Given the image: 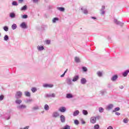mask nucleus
<instances>
[{
  "label": "nucleus",
  "mask_w": 129,
  "mask_h": 129,
  "mask_svg": "<svg viewBox=\"0 0 129 129\" xmlns=\"http://www.w3.org/2000/svg\"><path fill=\"white\" fill-rule=\"evenodd\" d=\"M23 95V93L21 91H17L16 92V93L15 94V98L16 99H20V98H21L22 96Z\"/></svg>",
  "instance_id": "nucleus-1"
},
{
  "label": "nucleus",
  "mask_w": 129,
  "mask_h": 129,
  "mask_svg": "<svg viewBox=\"0 0 129 129\" xmlns=\"http://www.w3.org/2000/svg\"><path fill=\"white\" fill-rule=\"evenodd\" d=\"M45 97H46V98H50V97L55 98L56 97V94L55 93L46 94L45 95Z\"/></svg>",
  "instance_id": "nucleus-2"
},
{
  "label": "nucleus",
  "mask_w": 129,
  "mask_h": 129,
  "mask_svg": "<svg viewBox=\"0 0 129 129\" xmlns=\"http://www.w3.org/2000/svg\"><path fill=\"white\" fill-rule=\"evenodd\" d=\"M105 6H102L101 9L100 10V15L103 16L105 14Z\"/></svg>",
  "instance_id": "nucleus-3"
},
{
  "label": "nucleus",
  "mask_w": 129,
  "mask_h": 129,
  "mask_svg": "<svg viewBox=\"0 0 129 129\" xmlns=\"http://www.w3.org/2000/svg\"><path fill=\"white\" fill-rule=\"evenodd\" d=\"M18 109H19L20 110H22V109H25L27 108V106L26 105L21 104L17 106Z\"/></svg>",
  "instance_id": "nucleus-4"
},
{
  "label": "nucleus",
  "mask_w": 129,
  "mask_h": 129,
  "mask_svg": "<svg viewBox=\"0 0 129 129\" xmlns=\"http://www.w3.org/2000/svg\"><path fill=\"white\" fill-rule=\"evenodd\" d=\"M114 23H115L116 25H118L119 26H120L121 27H122V26H123V23H122L120 21H118L117 19H114Z\"/></svg>",
  "instance_id": "nucleus-5"
},
{
  "label": "nucleus",
  "mask_w": 129,
  "mask_h": 129,
  "mask_svg": "<svg viewBox=\"0 0 129 129\" xmlns=\"http://www.w3.org/2000/svg\"><path fill=\"white\" fill-rule=\"evenodd\" d=\"M20 28H22V29H28V26L26 24V22H22L20 25Z\"/></svg>",
  "instance_id": "nucleus-6"
},
{
  "label": "nucleus",
  "mask_w": 129,
  "mask_h": 129,
  "mask_svg": "<svg viewBox=\"0 0 129 129\" xmlns=\"http://www.w3.org/2000/svg\"><path fill=\"white\" fill-rule=\"evenodd\" d=\"M59 115H60V114H59V112L57 111L53 112L52 114V117H54V118L58 117V116H59Z\"/></svg>",
  "instance_id": "nucleus-7"
},
{
  "label": "nucleus",
  "mask_w": 129,
  "mask_h": 129,
  "mask_svg": "<svg viewBox=\"0 0 129 129\" xmlns=\"http://www.w3.org/2000/svg\"><path fill=\"white\" fill-rule=\"evenodd\" d=\"M113 108V105L112 104H109L106 107V110H110Z\"/></svg>",
  "instance_id": "nucleus-8"
},
{
  "label": "nucleus",
  "mask_w": 129,
  "mask_h": 129,
  "mask_svg": "<svg viewBox=\"0 0 129 129\" xmlns=\"http://www.w3.org/2000/svg\"><path fill=\"white\" fill-rule=\"evenodd\" d=\"M54 86L52 84H45L44 85H43V87H44L45 88H52V87H53Z\"/></svg>",
  "instance_id": "nucleus-9"
},
{
  "label": "nucleus",
  "mask_w": 129,
  "mask_h": 129,
  "mask_svg": "<svg viewBox=\"0 0 129 129\" xmlns=\"http://www.w3.org/2000/svg\"><path fill=\"white\" fill-rule=\"evenodd\" d=\"M79 79V75H75L73 78L72 81L73 82H76Z\"/></svg>",
  "instance_id": "nucleus-10"
},
{
  "label": "nucleus",
  "mask_w": 129,
  "mask_h": 129,
  "mask_svg": "<svg viewBox=\"0 0 129 129\" xmlns=\"http://www.w3.org/2000/svg\"><path fill=\"white\" fill-rule=\"evenodd\" d=\"M90 122L91 123H95L96 122V118H95V116L91 117Z\"/></svg>",
  "instance_id": "nucleus-11"
},
{
  "label": "nucleus",
  "mask_w": 129,
  "mask_h": 129,
  "mask_svg": "<svg viewBox=\"0 0 129 129\" xmlns=\"http://www.w3.org/2000/svg\"><path fill=\"white\" fill-rule=\"evenodd\" d=\"M60 121L61 122H65L66 121V118H65V116H64L63 115H61L60 116Z\"/></svg>",
  "instance_id": "nucleus-12"
},
{
  "label": "nucleus",
  "mask_w": 129,
  "mask_h": 129,
  "mask_svg": "<svg viewBox=\"0 0 129 129\" xmlns=\"http://www.w3.org/2000/svg\"><path fill=\"white\" fill-rule=\"evenodd\" d=\"M107 93V92H106V90H102L100 91V94H101L102 96H103V95H105Z\"/></svg>",
  "instance_id": "nucleus-13"
},
{
  "label": "nucleus",
  "mask_w": 129,
  "mask_h": 129,
  "mask_svg": "<svg viewBox=\"0 0 129 129\" xmlns=\"http://www.w3.org/2000/svg\"><path fill=\"white\" fill-rule=\"evenodd\" d=\"M129 73V70H127L126 71H125L123 73H122V76H123V77H126V76H127V74H128Z\"/></svg>",
  "instance_id": "nucleus-14"
},
{
  "label": "nucleus",
  "mask_w": 129,
  "mask_h": 129,
  "mask_svg": "<svg viewBox=\"0 0 129 129\" xmlns=\"http://www.w3.org/2000/svg\"><path fill=\"white\" fill-rule=\"evenodd\" d=\"M87 82V81L86 80V79L84 78H82L81 79V84H86V83Z\"/></svg>",
  "instance_id": "nucleus-15"
},
{
  "label": "nucleus",
  "mask_w": 129,
  "mask_h": 129,
  "mask_svg": "<svg viewBox=\"0 0 129 129\" xmlns=\"http://www.w3.org/2000/svg\"><path fill=\"white\" fill-rule=\"evenodd\" d=\"M81 10L82 11V13L85 14V15H87L88 14V11L86 9H84L82 7L81 8Z\"/></svg>",
  "instance_id": "nucleus-16"
},
{
  "label": "nucleus",
  "mask_w": 129,
  "mask_h": 129,
  "mask_svg": "<svg viewBox=\"0 0 129 129\" xmlns=\"http://www.w3.org/2000/svg\"><path fill=\"white\" fill-rule=\"evenodd\" d=\"M60 112H65L66 111V108L65 107H61L58 109Z\"/></svg>",
  "instance_id": "nucleus-17"
},
{
  "label": "nucleus",
  "mask_w": 129,
  "mask_h": 129,
  "mask_svg": "<svg viewBox=\"0 0 129 129\" xmlns=\"http://www.w3.org/2000/svg\"><path fill=\"white\" fill-rule=\"evenodd\" d=\"M66 82L68 85H71V84H72V80H71V79L69 78L67 79Z\"/></svg>",
  "instance_id": "nucleus-18"
},
{
  "label": "nucleus",
  "mask_w": 129,
  "mask_h": 129,
  "mask_svg": "<svg viewBox=\"0 0 129 129\" xmlns=\"http://www.w3.org/2000/svg\"><path fill=\"white\" fill-rule=\"evenodd\" d=\"M117 78H118V76H117V75H115L112 77V78H111V80L112 81H115V80H116Z\"/></svg>",
  "instance_id": "nucleus-19"
},
{
  "label": "nucleus",
  "mask_w": 129,
  "mask_h": 129,
  "mask_svg": "<svg viewBox=\"0 0 129 129\" xmlns=\"http://www.w3.org/2000/svg\"><path fill=\"white\" fill-rule=\"evenodd\" d=\"M9 17H10L11 19H15V18H16V14H15V13H14V12L11 13L10 14Z\"/></svg>",
  "instance_id": "nucleus-20"
},
{
  "label": "nucleus",
  "mask_w": 129,
  "mask_h": 129,
  "mask_svg": "<svg viewBox=\"0 0 129 129\" xmlns=\"http://www.w3.org/2000/svg\"><path fill=\"white\" fill-rule=\"evenodd\" d=\"M40 108L38 107V106H35L32 108V111H35L36 110H38V109H39Z\"/></svg>",
  "instance_id": "nucleus-21"
},
{
  "label": "nucleus",
  "mask_w": 129,
  "mask_h": 129,
  "mask_svg": "<svg viewBox=\"0 0 129 129\" xmlns=\"http://www.w3.org/2000/svg\"><path fill=\"white\" fill-rule=\"evenodd\" d=\"M67 98H73V95L70 93L67 94L66 95Z\"/></svg>",
  "instance_id": "nucleus-22"
},
{
  "label": "nucleus",
  "mask_w": 129,
  "mask_h": 129,
  "mask_svg": "<svg viewBox=\"0 0 129 129\" xmlns=\"http://www.w3.org/2000/svg\"><path fill=\"white\" fill-rule=\"evenodd\" d=\"M79 114V110H78L75 111L73 113V115L74 116H77V115H78Z\"/></svg>",
  "instance_id": "nucleus-23"
},
{
  "label": "nucleus",
  "mask_w": 129,
  "mask_h": 129,
  "mask_svg": "<svg viewBox=\"0 0 129 129\" xmlns=\"http://www.w3.org/2000/svg\"><path fill=\"white\" fill-rule=\"evenodd\" d=\"M27 9L28 6H27V5H25L24 6L22 7L20 10L21 11H27Z\"/></svg>",
  "instance_id": "nucleus-24"
},
{
  "label": "nucleus",
  "mask_w": 129,
  "mask_h": 129,
  "mask_svg": "<svg viewBox=\"0 0 129 129\" xmlns=\"http://www.w3.org/2000/svg\"><path fill=\"white\" fill-rule=\"evenodd\" d=\"M75 60L76 63H79L80 62V58L77 56H76L75 57Z\"/></svg>",
  "instance_id": "nucleus-25"
},
{
  "label": "nucleus",
  "mask_w": 129,
  "mask_h": 129,
  "mask_svg": "<svg viewBox=\"0 0 129 129\" xmlns=\"http://www.w3.org/2000/svg\"><path fill=\"white\" fill-rule=\"evenodd\" d=\"M57 10L58 11H60V12H64L65 11V8L63 7H58Z\"/></svg>",
  "instance_id": "nucleus-26"
},
{
  "label": "nucleus",
  "mask_w": 129,
  "mask_h": 129,
  "mask_svg": "<svg viewBox=\"0 0 129 129\" xmlns=\"http://www.w3.org/2000/svg\"><path fill=\"white\" fill-rule=\"evenodd\" d=\"M15 103H16V104H20L21 103H22V100L17 99V100L15 101Z\"/></svg>",
  "instance_id": "nucleus-27"
},
{
  "label": "nucleus",
  "mask_w": 129,
  "mask_h": 129,
  "mask_svg": "<svg viewBox=\"0 0 129 129\" xmlns=\"http://www.w3.org/2000/svg\"><path fill=\"white\" fill-rule=\"evenodd\" d=\"M97 75H98L99 77H102V72H101V71L97 72Z\"/></svg>",
  "instance_id": "nucleus-28"
},
{
  "label": "nucleus",
  "mask_w": 129,
  "mask_h": 129,
  "mask_svg": "<svg viewBox=\"0 0 129 129\" xmlns=\"http://www.w3.org/2000/svg\"><path fill=\"white\" fill-rule=\"evenodd\" d=\"M24 94L25 96H27V97H30V96H31V94L29 92H27V91L25 92Z\"/></svg>",
  "instance_id": "nucleus-29"
},
{
  "label": "nucleus",
  "mask_w": 129,
  "mask_h": 129,
  "mask_svg": "<svg viewBox=\"0 0 129 129\" xmlns=\"http://www.w3.org/2000/svg\"><path fill=\"white\" fill-rule=\"evenodd\" d=\"M37 50L38 51H43V50H44V46H37Z\"/></svg>",
  "instance_id": "nucleus-30"
},
{
  "label": "nucleus",
  "mask_w": 129,
  "mask_h": 129,
  "mask_svg": "<svg viewBox=\"0 0 129 129\" xmlns=\"http://www.w3.org/2000/svg\"><path fill=\"white\" fill-rule=\"evenodd\" d=\"M119 110H120V108L117 107L115 108L113 110L112 112H116V111H118Z\"/></svg>",
  "instance_id": "nucleus-31"
},
{
  "label": "nucleus",
  "mask_w": 129,
  "mask_h": 129,
  "mask_svg": "<svg viewBox=\"0 0 129 129\" xmlns=\"http://www.w3.org/2000/svg\"><path fill=\"white\" fill-rule=\"evenodd\" d=\"M11 28H12V30H16V29H17V24H13L12 25Z\"/></svg>",
  "instance_id": "nucleus-32"
},
{
  "label": "nucleus",
  "mask_w": 129,
  "mask_h": 129,
  "mask_svg": "<svg viewBox=\"0 0 129 129\" xmlns=\"http://www.w3.org/2000/svg\"><path fill=\"white\" fill-rule=\"evenodd\" d=\"M44 108L45 109V110H49V109L50 108V107H49V105H48V104H45L44 105Z\"/></svg>",
  "instance_id": "nucleus-33"
},
{
  "label": "nucleus",
  "mask_w": 129,
  "mask_h": 129,
  "mask_svg": "<svg viewBox=\"0 0 129 129\" xmlns=\"http://www.w3.org/2000/svg\"><path fill=\"white\" fill-rule=\"evenodd\" d=\"M83 114H84V115H87V114H88V112L87 111V110H83Z\"/></svg>",
  "instance_id": "nucleus-34"
},
{
  "label": "nucleus",
  "mask_w": 129,
  "mask_h": 129,
  "mask_svg": "<svg viewBox=\"0 0 129 129\" xmlns=\"http://www.w3.org/2000/svg\"><path fill=\"white\" fill-rule=\"evenodd\" d=\"M31 91L33 92V93H35L36 91H37V88H31Z\"/></svg>",
  "instance_id": "nucleus-35"
},
{
  "label": "nucleus",
  "mask_w": 129,
  "mask_h": 129,
  "mask_svg": "<svg viewBox=\"0 0 129 129\" xmlns=\"http://www.w3.org/2000/svg\"><path fill=\"white\" fill-rule=\"evenodd\" d=\"M99 111L100 113H102V112H103V111H104V109H103V108H102L101 107H99Z\"/></svg>",
  "instance_id": "nucleus-36"
},
{
  "label": "nucleus",
  "mask_w": 129,
  "mask_h": 129,
  "mask_svg": "<svg viewBox=\"0 0 129 129\" xmlns=\"http://www.w3.org/2000/svg\"><path fill=\"white\" fill-rule=\"evenodd\" d=\"M99 124H96L94 126V129H99Z\"/></svg>",
  "instance_id": "nucleus-37"
},
{
  "label": "nucleus",
  "mask_w": 129,
  "mask_h": 129,
  "mask_svg": "<svg viewBox=\"0 0 129 129\" xmlns=\"http://www.w3.org/2000/svg\"><path fill=\"white\" fill-rule=\"evenodd\" d=\"M56 21H59V18H54L52 20V23H56Z\"/></svg>",
  "instance_id": "nucleus-38"
},
{
  "label": "nucleus",
  "mask_w": 129,
  "mask_h": 129,
  "mask_svg": "<svg viewBox=\"0 0 129 129\" xmlns=\"http://www.w3.org/2000/svg\"><path fill=\"white\" fill-rule=\"evenodd\" d=\"M9 40V36L8 35H5L4 36V41H8Z\"/></svg>",
  "instance_id": "nucleus-39"
},
{
  "label": "nucleus",
  "mask_w": 129,
  "mask_h": 129,
  "mask_svg": "<svg viewBox=\"0 0 129 129\" xmlns=\"http://www.w3.org/2000/svg\"><path fill=\"white\" fill-rule=\"evenodd\" d=\"M124 123H127L128 122V119L127 118H125L123 120Z\"/></svg>",
  "instance_id": "nucleus-40"
},
{
  "label": "nucleus",
  "mask_w": 129,
  "mask_h": 129,
  "mask_svg": "<svg viewBox=\"0 0 129 129\" xmlns=\"http://www.w3.org/2000/svg\"><path fill=\"white\" fill-rule=\"evenodd\" d=\"M3 29L5 32H8V31H9V27L8 26H4Z\"/></svg>",
  "instance_id": "nucleus-41"
},
{
  "label": "nucleus",
  "mask_w": 129,
  "mask_h": 129,
  "mask_svg": "<svg viewBox=\"0 0 129 129\" xmlns=\"http://www.w3.org/2000/svg\"><path fill=\"white\" fill-rule=\"evenodd\" d=\"M12 6H18V3L16 1H13L12 2Z\"/></svg>",
  "instance_id": "nucleus-42"
},
{
  "label": "nucleus",
  "mask_w": 129,
  "mask_h": 129,
  "mask_svg": "<svg viewBox=\"0 0 129 129\" xmlns=\"http://www.w3.org/2000/svg\"><path fill=\"white\" fill-rule=\"evenodd\" d=\"M64 129H70V126H69V125L67 124L65 126H64L63 127Z\"/></svg>",
  "instance_id": "nucleus-43"
},
{
  "label": "nucleus",
  "mask_w": 129,
  "mask_h": 129,
  "mask_svg": "<svg viewBox=\"0 0 129 129\" xmlns=\"http://www.w3.org/2000/svg\"><path fill=\"white\" fill-rule=\"evenodd\" d=\"M74 123L76 124V125H78V124H79V121H78V120H75Z\"/></svg>",
  "instance_id": "nucleus-44"
},
{
  "label": "nucleus",
  "mask_w": 129,
  "mask_h": 129,
  "mask_svg": "<svg viewBox=\"0 0 129 129\" xmlns=\"http://www.w3.org/2000/svg\"><path fill=\"white\" fill-rule=\"evenodd\" d=\"M22 19H28V15H24L22 16Z\"/></svg>",
  "instance_id": "nucleus-45"
},
{
  "label": "nucleus",
  "mask_w": 129,
  "mask_h": 129,
  "mask_svg": "<svg viewBox=\"0 0 129 129\" xmlns=\"http://www.w3.org/2000/svg\"><path fill=\"white\" fill-rule=\"evenodd\" d=\"M45 43L47 45H50V44L51 43V41L47 40L45 41Z\"/></svg>",
  "instance_id": "nucleus-46"
},
{
  "label": "nucleus",
  "mask_w": 129,
  "mask_h": 129,
  "mask_svg": "<svg viewBox=\"0 0 129 129\" xmlns=\"http://www.w3.org/2000/svg\"><path fill=\"white\" fill-rule=\"evenodd\" d=\"M82 69L84 72H86V71H87V68L85 67H83Z\"/></svg>",
  "instance_id": "nucleus-47"
},
{
  "label": "nucleus",
  "mask_w": 129,
  "mask_h": 129,
  "mask_svg": "<svg viewBox=\"0 0 129 129\" xmlns=\"http://www.w3.org/2000/svg\"><path fill=\"white\" fill-rule=\"evenodd\" d=\"M32 99H27V100H26V102H27V103L32 102Z\"/></svg>",
  "instance_id": "nucleus-48"
},
{
  "label": "nucleus",
  "mask_w": 129,
  "mask_h": 129,
  "mask_svg": "<svg viewBox=\"0 0 129 129\" xmlns=\"http://www.w3.org/2000/svg\"><path fill=\"white\" fill-rule=\"evenodd\" d=\"M34 4H37L39 2V0H32Z\"/></svg>",
  "instance_id": "nucleus-49"
},
{
  "label": "nucleus",
  "mask_w": 129,
  "mask_h": 129,
  "mask_svg": "<svg viewBox=\"0 0 129 129\" xmlns=\"http://www.w3.org/2000/svg\"><path fill=\"white\" fill-rule=\"evenodd\" d=\"M4 95H2L1 96H0V100L2 101V100H4Z\"/></svg>",
  "instance_id": "nucleus-50"
},
{
  "label": "nucleus",
  "mask_w": 129,
  "mask_h": 129,
  "mask_svg": "<svg viewBox=\"0 0 129 129\" xmlns=\"http://www.w3.org/2000/svg\"><path fill=\"white\" fill-rule=\"evenodd\" d=\"M66 72H67V71H66L64 72V73H63L62 75H61L60 76V77H64V76H65V74H66Z\"/></svg>",
  "instance_id": "nucleus-51"
},
{
  "label": "nucleus",
  "mask_w": 129,
  "mask_h": 129,
  "mask_svg": "<svg viewBox=\"0 0 129 129\" xmlns=\"http://www.w3.org/2000/svg\"><path fill=\"white\" fill-rule=\"evenodd\" d=\"M95 118H96V119H100V116L98 115V116H97L96 117H95Z\"/></svg>",
  "instance_id": "nucleus-52"
},
{
  "label": "nucleus",
  "mask_w": 129,
  "mask_h": 129,
  "mask_svg": "<svg viewBox=\"0 0 129 129\" xmlns=\"http://www.w3.org/2000/svg\"><path fill=\"white\" fill-rule=\"evenodd\" d=\"M115 114L116 115H120V113H119V112H116L115 113Z\"/></svg>",
  "instance_id": "nucleus-53"
},
{
  "label": "nucleus",
  "mask_w": 129,
  "mask_h": 129,
  "mask_svg": "<svg viewBox=\"0 0 129 129\" xmlns=\"http://www.w3.org/2000/svg\"><path fill=\"white\" fill-rule=\"evenodd\" d=\"M19 129H29V126H26L24 128H20Z\"/></svg>",
  "instance_id": "nucleus-54"
},
{
  "label": "nucleus",
  "mask_w": 129,
  "mask_h": 129,
  "mask_svg": "<svg viewBox=\"0 0 129 129\" xmlns=\"http://www.w3.org/2000/svg\"><path fill=\"white\" fill-rule=\"evenodd\" d=\"M107 129H113V127H112L111 126H109Z\"/></svg>",
  "instance_id": "nucleus-55"
},
{
  "label": "nucleus",
  "mask_w": 129,
  "mask_h": 129,
  "mask_svg": "<svg viewBox=\"0 0 129 129\" xmlns=\"http://www.w3.org/2000/svg\"><path fill=\"white\" fill-rule=\"evenodd\" d=\"M18 2L20 4H22L24 2V0H18Z\"/></svg>",
  "instance_id": "nucleus-56"
},
{
  "label": "nucleus",
  "mask_w": 129,
  "mask_h": 129,
  "mask_svg": "<svg viewBox=\"0 0 129 129\" xmlns=\"http://www.w3.org/2000/svg\"><path fill=\"white\" fill-rule=\"evenodd\" d=\"M119 88H120V89H123V86H119Z\"/></svg>",
  "instance_id": "nucleus-57"
},
{
  "label": "nucleus",
  "mask_w": 129,
  "mask_h": 129,
  "mask_svg": "<svg viewBox=\"0 0 129 129\" xmlns=\"http://www.w3.org/2000/svg\"><path fill=\"white\" fill-rule=\"evenodd\" d=\"M91 19H93V20H96L97 19L96 18V17H91Z\"/></svg>",
  "instance_id": "nucleus-58"
},
{
  "label": "nucleus",
  "mask_w": 129,
  "mask_h": 129,
  "mask_svg": "<svg viewBox=\"0 0 129 129\" xmlns=\"http://www.w3.org/2000/svg\"><path fill=\"white\" fill-rule=\"evenodd\" d=\"M82 124H85V121H84V120H82Z\"/></svg>",
  "instance_id": "nucleus-59"
},
{
  "label": "nucleus",
  "mask_w": 129,
  "mask_h": 129,
  "mask_svg": "<svg viewBox=\"0 0 129 129\" xmlns=\"http://www.w3.org/2000/svg\"><path fill=\"white\" fill-rule=\"evenodd\" d=\"M11 118V117H9L8 118H7V120H9Z\"/></svg>",
  "instance_id": "nucleus-60"
},
{
  "label": "nucleus",
  "mask_w": 129,
  "mask_h": 129,
  "mask_svg": "<svg viewBox=\"0 0 129 129\" xmlns=\"http://www.w3.org/2000/svg\"><path fill=\"white\" fill-rule=\"evenodd\" d=\"M41 113H44V111H42Z\"/></svg>",
  "instance_id": "nucleus-61"
},
{
  "label": "nucleus",
  "mask_w": 129,
  "mask_h": 129,
  "mask_svg": "<svg viewBox=\"0 0 129 129\" xmlns=\"http://www.w3.org/2000/svg\"><path fill=\"white\" fill-rule=\"evenodd\" d=\"M0 36H1V33H0Z\"/></svg>",
  "instance_id": "nucleus-62"
}]
</instances>
